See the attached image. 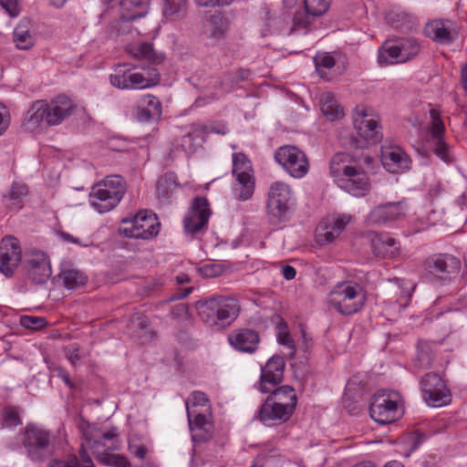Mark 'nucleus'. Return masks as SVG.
<instances>
[{"instance_id":"1","label":"nucleus","mask_w":467,"mask_h":467,"mask_svg":"<svg viewBox=\"0 0 467 467\" xmlns=\"http://www.w3.org/2000/svg\"><path fill=\"white\" fill-rule=\"evenodd\" d=\"M196 309L201 319L216 330L230 326L240 312L236 299L222 296L199 300L196 303Z\"/></svg>"},{"instance_id":"2","label":"nucleus","mask_w":467,"mask_h":467,"mask_svg":"<svg viewBox=\"0 0 467 467\" xmlns=\"http://www.w3.org/2000/svg\"><path fill=\"white\" fill-rule=\"evenodd\" d=\"M348 155L339 152L330 161V174L339 187L356 197L366 195L370 189L368 174L362 168L346 164Z\"/></svg>"},{"instance_id":"3","label":"nucleus","mask_w":467,"mask_h":467,"mask_svg":"<svg viewBox=\"0 0 467 467\" xmlns=\"http://www.w3.org/2000/svg\"><path fill=\"white\" fill-rule=\"evenodd\" d=\"M125 192L126 182L121 176H107L91 188L90 205L99 213L109 212L119 203Z\"/></svg>"},{"instance_id":"4","label":"nucleus","mask_w":467,"mask_h":467,"mask_svg":"<svg viewBox=\"0 0 467 467\" xmlns=\"http://www.w3.org/2000/svg\"><path fill=\"white\" fill-rule=\"evenodd\" d=\"M366 294L363 287L355 282L337 284L328 295L329 305L338 313L349 316L364 306Z\"/></svg>"},{"instance_id":"5","label":"nucleus","mask_w":467,"mask_h":467,"mask_svg":"<svg viewBox=\"0 0 467 467\" xmlns=\"http://www.w3.org/2000/svg\"><path fill=\"white\" fill-rule=\"evenodd\" d=\"M23 444L27 457L35 462H43L56 451L55 439L51 432L36 425L25 429Z\"/></svg>"},{"instance_id":"6","label":"nucleus","mask_w":467,"mask_h":467,"mask_svg":"<svg viewBox=\"0 0 467 467\" xmlns=\"http://www.w3.org/2000/svg\"><path fill=\"white\" fill-rule=\"evenodd\" d=\"M160 78V73L154 67H142L140 72L119 67L109 77L111 85L121 89L149 88L156 86Z\"/></svg>"},{"instance_id":"7","label":"nucleus","mask_w":467,"mask_h":467,"mask_svg":"<svg viewBox=\"0 0 467 467\" xmlns=\"http://www.w3.org/2000/svg\"><path fill=\"white\" fill-rule=\"evenodd\" d=\"M401 397L394 390L382 389L374 394L369 405L370 417L385 425L395 421L400 415Z\"/></svg>"},{"instance_id":"8","label":"nucleus","mask_w":467,"mask_h":467,"mask_svg":"<svg viewBox=\"0 0 467 467\" xmlns=\"http://www.w3.org/2000/svg\"><path fill=\"white\" fill-rule=\"evenodd\" d=\"M353 123L358 136L362 139L358 140L354 137L350 139V145L357 149H363L367 142L371 140L376 143L380 140L381 133L379 131V119L368 114V109L364 105H358L353 111Z\"/></svg>"},{"instance_id":"9","label":"nucleus","mask_w":467,"mask_h":467,"mask_svg":"<svg viewBox=\"0 0 467 467\" xmlns=\"http://www.w3.org/2000/svg\"><path fill=\"white\" fill-rule=\"evenodd\" d=\"M160 223L155 213L139 212L133 218H124L119 229L120 234L129 238L149 239L159 234Z\"/></svg>"},{"instance_id":"10","label":"nucleus","mask_w":467,"mask_h":467,"mask_svg":"<svg viewBox=\"0 0 467 467\" xmlns=\"http://www.w3.org/2000/svg\"><path fill=\"white\" fill-rule=\"evenodd\" d=\"M233 174L235 177L233 187L235 197L240 201L250 199L254 190V180L251 161L244 153L233 154Z\"/></svg>"},{"instance_id":"11","label":"nucleus","mask_w":467,"mask_h":467,"mask_svg":"<svg viewBox=\"0 0 467 467\" xmlns=\"http://www.w3.org/2000/svg\"><path fill=\"white\" fill-rule=\"evenodd\" d=\"M275 160L296 179H301L308 172L307 157L296 146L285 145L278 148L275 153Z\"/></svg>"},{"instance_id":"12","label":"nucleus","mask_w":467,"mask_h":467,"mask_svg":"<svg viewBox=\"0 0 467 467\" xmlns=\"http://www.w3.org/2000/svg\"><path fill=\"white\" fill-rule=\"evenodd\" d=\"M294 205L291 187L282 182H275L268 191L267 210L270 215L285 220Z\"/></svg>"},{"instance_id":"13","label":"nucleus","mask_w":467,"mask_h":467,"mask_svg":"<svg viewBox=\"0 0 467 467\" xmlns=\"http://www.w3.org/2000/svg\"><path fill=\"white\" fill-rule=\"evenodd\" d=\"M420 51V44L415 39L404 38L395 44L386 43L378 59L380 64L403 63L418 56Z\"/></svg>"},{"instance_id":"14","label":"nucleus","mask_w":467,"mask_h":467,"mask_svg":"<svg viewBox=\"0 0 467 467\" xmlns=\"http://www.w3.org/2000/svg\"><path fill=\"white\" fill-rule=\"evenodd\" d=\"M420 387L429 406L442 407L451 401L450 389L438 374L427 373L420 380Z\"/></svg>"},{"instance_id":"15","label":"nucleus","mask_w":467,"mask_h":467,"mask_svg":"<svg viewBox=\"0 0 467 467\" xmlns=\"http://www.w3.org/2000/svg\"><path fill=\"white\" fill-rule=\"evenodd\" d=\"M431 122L429 123V131L426 135V142L432 149L434 154L443 161L449 163L451 161L449 153V147L444 141L445 127L441 119L440 112L431 109L430 110Z\"/></svg>"},{"instance_id":"16","label":"nucleus","mask_w":467,"mask_h":467,"mask_svg":"<svg viewBox=\"0 0 467 467\" xmlns=\"http://www.w3.org/2000/svg\"><path fill=\"white\" fill-rule=\"evenodd\" d=\"M87 446L92 451L98 462L102 463L105 456H109L119 448L117 428H111L107 432H99L97 431H87L84 432Z\"/></svg>"},{"instance_id":"17","label":"nucleus","mask_w":467,"mask_h":467,"mask_svg":"<svg viewBox=\"0 0 467 467\" xmlns=\"http://www.w3.org/2000/svg\"><path fill=\"white\" fill-rule=\"evenodd\" d=\"M211 214L208 200L202 196L195 197L183 220L185 232L190 234H196L203 231Z\"/></svg>"},{"instance_id":"18","label":"nucleus","mask_w":467,"mask_h":467,"mask_svg":"<svg viewBox=\"0 0 467 467\" xmlns=\"http://www.w3.org/2000/svg\"><path fill=\"white\" fill-rule=\"evenodd\" d=\"M429 274L441 280H449L457 275L461 269V261L448 254H435L426 260Z\"/></svg>"},{"instance_id":"19","label":"nucleus","mask_w":467,"mask_h":467,"mask_svg":"<svg viewBox=\"0 0 467 467\" xmlns=\"http://www.w3.org/2000/svg\"><path fill=\"white\" fill-rule=\"evenodd\" d=\"M285 362L281 356H273L261 368V376L255 388L261 393L272 391L284 379Z\"/></svg>"},{"instance_id":"20","label":"nucleus","mask_w":467,"mask_h":467,"mask_svg":"<svg viewBox=\"0 0 467 467\" xmlns=\"http://www.w3.org/2000/svg\"><path fill=\"white\" fill-rule=\"evenodd\" d=\"M22 251L16 238L6 236L0 242V272L9 277L18 266Z\"/></svg>"},{"instance_id":"21","label":"nucleus","mask_w":467,"mask_h":467,"mask_svg":"<svg viewBox=\"0 0 467 467\" xmlns=\"http://www.w3.org/2000/svg\"><path fill=\"white\" fill-rule=\"evenodd\" d=\"M26 265L28 277L36 284L46 283L52 274L47 255L39 250L26 254Z\"/></svg>"},{"instance_id":"22","label":"nucleus","mask_w":467,"mask_h":467,"mask_svg":"<svg viewBox=\"0 0 467 467\" xmlns=\"http://www.w3.org/2000/svg\"><path fill=\"white\" fill-rule=\"evenodd\" d=\"M351 220L350 215L330 216L320 223L317 228V240L321 244L333 242L346 228Z\"/></svg>"},{"instance_id":"23","label":"nucleus","mask_w":467,"mask_h":467,"mask_svg":"<svg viewBox=\"0 0 467 467\" xmlns=\"http://www.w3.org/2000/svg\"><path fill=\"white\" fill-rule=\"evenodd\" d=\"M187 417L194 443L207 442L213 438V424L202 412L187 407Z\"/></svg>"},{"instance_id":"24","label":"nucleus","mask_w":467,"mask_h":467,"mask_svg":"<svg viewBox=\"0 0 467 467\" xmlns=\"http://www.w3.org/2000/svg\"><path fill=\"white\" fill-rule=\"evenodd\" d=\"M405 211L406 205L402 201L380 204L371 210L368 222L370 224L382 225L400 219L405 215Z\"/></svg>"},{"instance_id":"25","label":"nucleus","mask_w":467,"mask_h":467,"mask_svg":"<svg viewBox=\"0 0 467 467\" xmlns=\"http://www.w3.org/2000/svg\"><path fill=\"white\" fill-rule=\"evenodd\" d=\"M424 34L440 44H449L456 38L457 31L452 21L434 19L426 24Z\"/></svg>"},{"instance_id":"26","label":"nucleus","mask_w":467,"mask_h":467,"mask_svg":"<svg viewBox=\"0 0 467 467\" xmlns=\"http://www.w3.org/2000/svg\"><path fill=\"white\" fill-rule=\"evenodd\" d=\"M294 410L290 406L276 404L272 400L265 399L258 410V420L265 425H271L274 422H286L293 415Z\"/></svg>"},{"instance_id":"27","label":"nucleus","mask_w":467,"mask_h":467,"mask_svg":"<svg viewBox=\"0 0 467 467\" xmlns=\"http://www.w3.org/2000/svg\"><path fill=\"white\" fill-rule=\"evenodd\" d=\"M48 126H57L73 114L75 105L67 96L60 95L47 101Z\"/></svg>"},{"instance_id":"28","label":"nucleus","mask_w":467,"mask_h":467,"mask_svg":"<svg viewBox=\"0 0 467 467\" xmlns=\"http://www.w3.org/2000/svg\"><path fill=\"white\" fill-rule=\"evenodd\" d=\"M47 100H36L32 103L23 120V127L30 132H37L48 126Z\"/></svg>"},{"instance_id":"29","label":"nucleus","mask_w":467,"mask_h":467,"mask_svg":"<svg viewBox=\"0 0 467 467\" xmlns=\"http://www.w3.org/2000/svg\"><path fill=\"white\" fill-rule=\"evenodd\" d=\"M381 161L386 170L391 173L408 171L411 162L409 155L398 147L383 150Z\"/></svg>"},{"instance_id":"30","label":"nucleus","mask_w":467,"mask_h":467,"mask_svg":"<svg viewBox=\"0 0 467 467\" xmlns=\"http://www.w3.org/2000/svg\"><path fill=\"white\" fill-rule=\"evenodd\" d=\"M231 346L245 353H253L256 350L259 344V335L253 329L244 328L233 331L228 337Z\"/></svg>"},{"instance_id":"31","label":"nucleus","mask_w":467,"mask_h":467,"mask_svg":"<svg viewBox=\"0 0 467 467\" xmlns=\"http://www.w3.org/2000/svg\"><path fill=\"white\" fill-rule=\"evenodd\" d=\"M230 22L226 16L219 11L207 16L204 22L205 34L209 38L220 40L228 31Z\"/></svg>"},{"instance_id":"32","label":"nucleus","mask_w":467,"mask_h":467,"mask_svg":"<svg viewBox=\"0 0 467 467\" xmlns=\"http://www.w3.org/2000/svg\"><path fill=\"white\" fill-rule=\"evenodd\" d=\"M113 0H103L105 4H109ZM150 0H121L120 1V19L124 21H132L146 16L148 12Z\"/></svg>"},{"instance_id":"33","label":"nucleus","mask_w":467,"mask_h":467,"mask_svg":"<svg viewBox=\"0 0 467 467\" xmlns=\"http://www.w3.org/2000/svg\"><path fill=\"white\" fill-rule=\"evenodd\" d=\"M438 345L435 342L420 339L417 345V353L413 360L416 368L426 369L431 367L437 355Z\"/></svg>"},{"instance_id":"34","label":"nucleus","mask_w":467,"mask_h":467,"mask_svg":"<svg viewBox=\"0 0 467 467\" xmlns=\"http://www.w3.org/2000/svg\"><path fill=\"white\" fill-rule=\"evenodd\" d=\"M205 129L200 126H192L191 130L182 137L181 147L187 154L194 153L204 142Z\"/></svg>"},{"instance_id":"35","label":"nucleus","mask_w":467,"mask_h":467,"mask_svg":"<svg viewBox=\"0 0 467 467\" xmlns=\"http://www.w3.org/2000/svg\"><path fill=\"white\" fill-rule=\"evenodd\" d=\"M270 395L266 398L272 400L273 402L281 405L290 406V410H296L297 398L295 389L288 386L283 385L280 387H275L272 391L268 392Z\"/></svg>"},{"instance_id":"36","label":"nucleus","mask_w":467,"mask_h":467,"mask_svg":"<svg viewBox=\"0 0 467 467\" xmlns=\"http://www.w3.org/2000/svg\"><path fill=\"white\" fill-rule=\"evenodd\" d=\"M27 194V187L24 184L14 183L4 195L3 201L7 209L18 211L23 207V198Z\"/></svg>"},{"instance_id":"37","label":"nucleus","mask_w":467,"mask_h":467,"mask_svg":"<svg viewBox=\"0 0 467 467\" xmlns=\"http://www.w3.org/2000/svg\"><path fill=\"white\" fill-rule=\"evenodd\" d=\"M374 253L380 256H395L398 254L395 238L389 234H378L372 240Z\"/></svg>"},{"instance_id":"38","label":"nucleus","mask_w":467,"mask_h":467,"mask_svg":"<svg viewBox=\"0 0 467 467\" xmlns=\"http://www.w3.org/2000/svg\"><path fill=\"white\" fill-rule=\"evenodd\" d=\"M178 184L176 182V175L172 172L166 173L160 177L156 183V195L161 202L168 201L171 196Z\"/></svg>"},{"instance_id":"39","label":"nucleus","mask_w":467,"mask_h":467,"mask_svg":"<svg viewBox=\"0 0 467 467\" xmlns=\"http://www.w3.org/2000/svg\"><path fill=\"white\" fill-rule=\"evenodd\" d=\"M130 328L142 343L148 342L154 337L153 331L149 327L147 317L140 313H136L130 317Z\"/></svg>"},{"instance_id":"40","label":"nucleus","mask_w":467,"mask_h":467,"mask_svg":"<svg viewBox=\"0 0 467 467\" xmlns=\"http://www.w3.org/2000/svg\"><path fill=\"white\" fill-rule=\"evenodd\" d=\"M188 0H164L162 14L168 20H178L184 16L187 11Z\"/></svg>"},{"instance_id":"41","label":"nucleus","mask_w":467,"mask_h":467,"mask_svg":"<svg viewBox=\"0 0 467 467\" xmlns=\"http://www.w3.org/2000/svg\"><path fill=\"white\" fill-rule=\"evenodd\" d=\"M321 111L331 119H339L344 116V109L341 108L332 93H324L320 97Z\"/></svg>"},{"instance_id":"42","label":"nucleus","mask_w":467,"mask_h":467,"mask_svg":"<svg viewBox=\"0 0 467 467\" xmlns=\"http://www.w3.org/2000/svg\"><path fill=\"white\" fill-rule=\"evenodd\" d=\"M130 53L135 58L145 59L154 64H160L164 58L162 54L155 52L153 46L147 42L133 47Z\"/></svg>"},{"instance_id":"43","label":"nucleus","mask_w":467,"mask_h":467,"mask_svg":"<svg viewBox=\"0 0 467 467\" xmlns=\"http://www.w3.org/2000/svg\"><path fill=\"white\" fill-rule=\"evenodd\" d=\"M47 467H95L90 457L85 451H80V460L72 456L67 460L54 459L49 462Z\"/></svg>"},{"instance_id":"44","label":"nucleus","mask_w":467,"mask_h":467,"mask_svg":"<svg viewBox=\"0 0 467 467\" xmlns=\"http://www.w3.org/2000/svg\"><path fill=\"white\" fill-rule=\"evenodd\" d=\"M59 276L67 289L83 285L86 282V276L78 270L72 268H64Z\"/></svg>"},{"instance_id":"45","label":"nucleus","mask_w":467,"mask_h":467,"mask_svg":"<svg viewBox=\"0 0 467 467\" xmlns=\"http://www.w3.org/2000/svg\"><path fill=\"white\" fill-rule=\"evenodd\" d=\"M0 422L3 428H14L22 424L18 410L16 407H6L0 412Z\"/></svg>"},{"instance_id":"46","label":"nucleus","mask_w":467,"mask_h":467,"mask_svg":"<svg viewBox=\"0 0 467 467\" xmlns=\"http://www.w3.org/2000/svg\"><path fill=\"white\" fill-rule=\"evenodd\" d=\"M330 0H305V8L308 16L318 17L324 15L329 8Z\"/></svg>"},{"instance_id":"47","label":"nucleus","mask_w":467,"mask_h":467,"mask_svg":"<svg viewBox=\"0 0 467 467\" xmlns=\"http://www.w3.org/2000/svg\"><path fill=\"white\" fill-rule=\"evenodd\" d=\"M14 42L20 49H28L33 46V37L24 26H18L14 31Z\"/></svg>"},{"instance_id":"48","label":"nucleus","mask_w":467,"mask_h":467,"mask_svg":"<svg viewBox=\"0 0 467 467\" xmlns=\"http://www.w3.org/2000/svg\"><path fill=\"white\" fill-rule=\"evenodd\" d=\"M398 289L400 290V296L397 298V302L400 304L401 308H405L410 301L416 285L410 282H405L404 280H398Z\"/></svg>"},{"instance_id":"49","label":"nucleus","mask_w":467,"mask_h":467,"mask_svg":"<svg viewBox=\"0 0 467 467\" xmlns=\"http://www.w3.org/2000/svg\"><path fill=\"white\" fill-rule=\"evenodd\" d=\"M275 450L272 451V454L262 452L251 467H277L279 462Z\"/></svg>"},{"instance_id":"50","label":"nucleus","mask_w":467,"mask_h":467,"mask_svg":"<svg viewBox=\"0 0 467 467\" xmlns=\"http://www.w3.org/2000/svg\"><path fill=\"white\" fill-rule=\"evenodd\" d=\"M20 324L26 329L38 330L45 327L47 322L44 317L23 316L20 318Z\"/></svg>"},{"instance_id":"51","label":"nucleus","mask_w":467,"mask_h":467,"mask_svg":"<svg viewBox=\"0 0 467 467\" xmlns=\"http://www.w3.org/2000/svg\"><path fill=\"white\" fill-rule=\"evenodd\" d=\"M314 60H315L316 68L321 77H323V75H322L323 68H325V69L332 68L336 63L334 57L332 56H330L329 54L317 55L314 58Z\"/></svg>"},{"instance_id":"52","label":"nucleus","mask_w":467,"mask_h":467,"mask_svg":"<svg viewBox=\"0 0 467 467\" xmlns=\"http://www.w3.org/2000/svg\"><path fill=\"white\" fill-rule=\"evenodd\" d=\"M209 399L206 394L202 391H193L191 395L190 401L186 402V408L189 407L192 410H196V407H208Z\"/></svg>"},{"instance_id":"53","label":"nucleus","mask_w":467,"mask_h":467,"mask_svg":"<svg viewBox=\"0 0 467 467\" xmlns=\"http://www.w3.org/2000/svg\"><path fill=\"white\" fill-rule=\"evenodd\" d=\"M102 463L113 467H131L130 462L124 456L116 453L103 457Z\"/></svg>"},{"instance_id":"54","label":"nucleus","mask_w":467,"mask_h":467,"mask_svg":"<svg viewBox=\"0 0 467 467\" xmlns=\"http://www.w3.org/2000/svg\"><path fill=\"white\" fill-rule=\"evenodd\" d=\"M277 340L280 344L289 348L292 350V352L290 354V356L292 358L295 353V346H294L293 340L289 335L286 326H280L278 327Z\"/></svg>"},{"instance_id":"55","label":"nucleus","mask_w":467,"mask_h":467,"mask_svg":"<svg viewBox=\"0 0 467 467\" xmlns=\"http://www.w3.org/2000/svg\"><path fill=\"white\" fill-rule=\"evenodd\" d=\"M141 105L153 111V115H161V103L154 96H145L141 100Z\"/></svg>"},{"instance_id":"56","label":"nucleus","mask_w":467,"mask_h":467,"mask_svg":"<svg viewBox=\"0 0 467 467\" xmlns=\"http://www.w3.org/2000/svg\"><path fill=\"white\" fill-rule=\"evenodd\" d=\"M80 348L78 344H71L65 348L67 358L73 366H76L80 361Z\"/></svg>"},{"instance_id":"57","label":"nucleus","mask_w":467,"mask_h":467,"mask_svg":"<svg viewBox=\"0 0 467 467\" xmlns=\"http://www.w3.org/2000/svg\"><path fill=\"white\" fill-rule=\"evenodd\" d=\"M11 121V116L7 108L0 102V136L8 129Z\"/></svg>"},{"instance_id":"58","label":"nucleus","mask_w":467,"mask_h":467,"mask_svg":"<svg viewBox=\"0 0 467 467\" xmlns=\"http://www.w3.org/2000/svg\"><path fill=\"white\" fill-rule=\"evenodd\" d=\"M136 117L140 121H149L151 119H158L161 116L160 115H153V111L150 109L143 107L140 105L138 107L136 111Z\"/></svg>"},{"instance_id":"59","label":"nucleus","mask_w":467,"mask_h":467,"mask_svg":"<svg viewBox=\"0 0 467 467\" xmlns=\"http://www.w3.org/2000/svg\"><path fill=\"white\" fill-rule=\"evenodd\" d=\"M425 440V435L420 432H414L409 439L410 449L405 452V456L409 457L410 453L415 451Z\"/></svg>"},{"instance_id":"60","label":"nucleus","mask_w":467,"mask_h":467,"mask_svg":"<svg viewBox=\"0 0 467 467\" xmlns=\"http://www.w3.org/2000/svg\"><path fill=\"white\" fill-rule=\"evenodd\" d=\"M196 4L203 7H221L230 5L234 0H194Z\"/></svg>"},{"instance_id":"61","label":"nucleus","mask_w":467,"mask_h":467,"mask_svg":"<svg viewBox=\"0 0 467 467\" xmlns=\"http://www.w3.org/2000/svg\"><path fill=\"white\" fill-rule=\"evenodd\" d=\"M129 450L132 455L140 460H144L148 452L147 447L142 444L130 445Z\"/></svg>"},{"instance_id":"62","label":"nucleus","mask_w":467,"mask_h":467,"mask_svg":"<svg viewBox=\"0 0 467 467\" xmlns=\"http://www.w3.org/2000/svg\"><path fill=\"white\" fill-rule=\"evenodd\" d=\"M0 5L11 16H16L18 15L17 0H0Z\"/></svg>"},{"instance_id":"63","label":"nucleus","mask_w":467,"mask_h":467,"mask_svg":"<svg viewBox=\"0 0 467 467\" xmlns=\"http://www.w3.org/2000/svg\"><path fill=\"white\" fill-rule=\"evenodd\" d=\"M282 275L286 280H292L296 277V271L291 265H285L282 267Z\"/></svg>"},{"instance_id":"64","label":"nucleus","mask_w":467,"mask_h":467,"mask_svg":"<svg viewBox=\"0 0 467 467\" xmlns=\"http://www.w3.org/2000/svg\"><path fill=\"white\" fill-rule=\"evenodd\" d=\"M187 311L188 309L185 304H179L173 308L172 314L174 316H182L187 314Z\"/></svg>"}]
</instances>
